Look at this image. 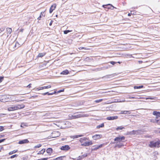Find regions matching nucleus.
<instances>
[{
	"label": "nucleus",
	"mask_w": 160,
	"mask_h": 160,
	"mask_svg": "<svg viewBox=\"0 0 160 160\" xmlns=\"http://www.w3.org/2000/svg\"><path fill=\"white\" fill-rule=\"evenodd\" d=\"M104 145V144H101L98 145H96L95 146H92V149L93 150H96L98 149L99 148H100L102 147V146Z\"/></svg>",
	"instance_id": "nucleus-10"
},
{
	"label": "nucleus",
	"mask_w": 160,
	"mask_h": 160,
	"mask_svg": "<svg viewBox=\"0 0 160 160\" xmlns=\"http://www.w3.org/2000/svg\"><path fill=\"white\" fill-rule=\"evenodd\" d=\"M69 71L67 70H65L64 71H63L61 73V74H63V75H67L68 73H69Z\"/></svg>",
	"instance_id": "nucleus-21"
},
{
	"label": "nucleus",
	"mask_w": 160,
	"mask_h": 160,
	"mask_svg": "<svg viewBox=\"0 0 160 160\" xmlns=\"http://www.w3.org/2000/svg\"><path fill=\"white\" fill-rule=\"evenodd\" d=\"M124 128L122 126L118 127L116 129V130H122Z\"/></svg>",
	"instance_id": "nucleus-31"
},
{
	"label": "nucleus",
	"mask_w": 160,
	"mask_h": 160,
	"mask_svg": "<svg viewBox=\"0 0 160 160\" xmlns=\"http://www.w3.org/2000/svg\"><path fill=\"white\" fill-rule=\"evenodd\" d=\"M31 84H29L28 86H27V87L28 88H30L31 87Z\"/></svg>",
	"instance_id": "nucleus-52"
},
{
	"label": "nucleus",
	"mask_w": 160,
	"mask_h": 160,
	"mask_svg": "<svg viewBox=\"0 0 160 160\" xmlns=\"http://www.w3.org/2000/svg\"><path fill=\"white\" fill-rule=\"evenodd\" d=\"M16 105H13L9 107L7 109L8 111H11L16 110Z\"/></svg>",
	"instance_id": "nucleus-9"
},
{
	"label": "nucleus",
	"mask_w": 160,
	"mask_h": 160,
	"mask_svg": "<svg viewBox=\"0 0 160 160\" xmlns=\"http://www.w3.org/2000/svg\"><path fill=\"white\" fill-rule=\"evenodd\" d=\"M123 142H118V143H116V144L114 146V148H120L124 146V144L122 143Z\"/></svg>",
	"instance_id": "nucleus-12"
},
{
	"label": "nucleus",
	"mask_w": 160,
	"mask_h": 160,
	"mask_svg": "<svg viewBox=\"0 0 160 160\" xmlns=\"http://www.w3.org/2000/svg\"><path fill=\"white\" fill-rule=\"evenodd\" d=\"M108 68V67L107 66V67H103L100 68L99 69V70H105L106 69Z\"/></svg>",
	"instance_id": "nucleus-29"
},
{
	"label": "nucleus",
	"mask_w": 160,
	"mask_h": 160,
	"mask_svg": "<svg viewBox=\"0 0 160 160\" xmlns=\"http://www.w3.org/2000/svg\"><path fill=\"white\" fill-rule=\"evenodd\" d=\"M138 62L139 63H142V61H138Z\"/></svg>",
	"instance_id": "nucleus-61"
},
{
	"label": "nucleus",
	"mask_w": 160,
	"mask_h": 160,
	"mask_svg": "<svg viewBox=\"0 0 160 160\" xmlns=\"http://www.w3.org/2000/svg\"><path fill=\"white\" fill-rule=\"evenodd\" d=\"M48 159V158H44L41 159H40V160H47Z\"/></svg>",
	"instance_id": "nucleus-48"
},
{
	"label": "nucleus",
	"mask_w": 160,
	"mask_h": 160,
	"mask_svg": "<svg viewBox=\"0 0 160 160\" xmlns=\"http://www.w3.org/2000/svg\"><path fill=\"white\" fill-rule=\"evenodd\" d=\"M82 157H83V158H84L86 157L87 156V153H84L81 156Z\"/></svg>",
	"instance_id": "nucleus-41"
},
{
	"label": "nucleus",
	"mask_w": 160,
	"mask_h": 160,
	"mask_svg": "<svg viewBox=\"0 0 160 160\" xmlns=\"http://www.w3.org/2000/svg\"><path fill=\"white\" fill-rule=\"evenodd\" d=\"M29 142V141L28 139H25L20 140L19 141L18 143L20 144H22L24 143H27Z\"/></svg>",
	"instance_id": "nucleus-14"
},
{
	"label": "nucleus",
	"mask_w": 160,
	"mask_h": 160,
	"mask_svg": "<svg viewBox=\"0 0 160 160\" xmlns=\"http://www.w3.org/2000/svg\"><path fill=\"white\" fill-rule=\"evenodd\" d=\"M125 100H123L122 101H119L118 100H117V101H115V102H125Z\"/></svg>",
	"instance_id": "nucleus-45"
},
{
	"label": "nucleus",
	"mask_w": 160,
	"mask_h": 160,
	"mask_svg": "<svg viewBox=\"0 0 160 160\" xmlns=\"http://www.w3.org/2000/svg\"><path fill=\"white\" fill-rule=\"evenodd\" d=\"M88 139L86 137H83L80 139L79 141L81 143L83 142L84 141H86V142L81 144V145L83 146H88L90 145H91L92 144V141H90L89 142H87L86 141L88 140Z\"/></svg>",
	"instance_id": "nucleus-1"
},
{
	"label": "nucleus",
	"mask_w": 160,
	"mask_h": 160,
	"mask_svg": "<svg viewBox=\"0 0 160 160\" xmlns=\"http://www.w3.org/2000/svg\"><path fill=\"white\" fill-rule=\"evenodd\" d=\"M40 88H41V90L44 89V87H40Z\"/></svg>",
	"instance_id": "nucleus-60"
},
{
	"label": "nucleus",
	"mask_w": 160,
	"mask_h": 160,
	"mask_svg": "<svg viewBox=\"0 0 160 160\" xmlns=\"http://www.w3.org/2000/svg\"><path fill=\"white\" fill-rule=\"evenodd\" d=\"M42 94L43 95H50V93L48 92H47L44 93H43Z\"/></svg>",
	"instance_id": "nucleus-36"
},
{
	"label": "nucleus",
	"mask_w": 160,
	"mask_h": 160,
	"mask_svg": "<svg viewBox=\"0 0 160 160\" xmlns=\"http://www.w3.org/2000/svg\"><path fill=\"white\" fill-rule=\"evenodd\" d=\"M45 151V149H42L38 153V154H43Z\"/></svg>",
	"instance_id": "nucleus-22"
},
{
	"label": "nucleus",
	"mask_w": 160,
	"mask_h": 160,
	"mask_svg": "<svg viewBox=\"0 0 160 160\" xmlns=\"http://www.w3.org/2000/svg\"><path fill=\"white\" fill-rule=\"evenodd\" d=\"M18 156L17 154H14V155H13L10 157L11 158H13L15 157H17Z\"/></svg>",
	"instance_id": "nucleus-35"
},
{
	"label": "nucleus",
	"mask_w": 160,
	"mask_h": 160,
	"mask_svg": "<svg viewBox=\"0 0 160 160\" xmlns=\"http://www.w3.org/2000/svg\"><path fill=\"white\" fill-rule=\"evenodd\" d=\"M45 54V53H39L38 55V57H42L44 56Z\"/></svg>",
	"instance_id": "nucleus-28"
},
{
	"label": "nucleus",
	"mask_w": 160,
	"mask_h": 160,
	"mask_svg": "<svg viewBox=\"0 0 160 160\" xmlns=\"http://www.w3.org/2000/svg\"><path fill=\"white\" fill-rule=\"evenodd\" d=\"M64 89H62V90H59L58 92V93H59V92H63L64 91Z\"/></svg>",
	"instance_id": "nucleus-51"
},
{
	"label": "nucleus",
	"mask_w": 160,
	"mask_h": 160,
	"mask_svg": "<svg viewBox=\"0 0 160 160\" xmlns=\"http://www.w3.org/2000/svg\"><path fill=\"white\" fill-rule=\"evenodd\" d=\"M36 89L37 90L39 91V90H41V88H36Z\"/></svg>",
	"instance_id": "nucleus-53"
},
{
	"label": "nucleus",
	"mask_w": 160,
	"mask_h": 160,
	"mask_svg": "<svg viewBox=\"0 0 160 160\" xmlns=\"http://www.w3.org/2000/svg\"><path fill=\"white\" fill-rule=\"evenodd\" d=\"M7 31V32L9 33V34H10L12 32V29L11 28H6Z\"/></svg>",
	"instance_id": "nucleus-25"
},
{
	"label": "nucleus",
	"mask_w": 160,
	"mask_h": 160,
	"mask_svg": "<svg viewBox=\"0 0 160 160\" xmlns=\"http://www.w3.org/2000/svg\"><path fill=\"white\" fill-rule=\"evenodd\" d=\"M160 144V143L158 142L151 141L150 142V144H149V146L151 148L155 147L157 146L158 147V146Z\"/></svg>",
	"instance_id": "nucleus-5"
},
{
	"label": "nucleus",
	"mask_w": 160,
	"mask_h": 160,
	"mask_svg": "<svg viewBox=\"0 0 160 160\" xmlns=\"http://www.w3.org/2000/svg\"><path fill=\"white\" fill-rule=\"evenodd\" d=\"M12 100L11 97L6 95H0V101L5 102L10 101Z\"/></svg>",
	"instance_id": "nucleus-2"
},
{
	"label": "nucleus",
	"mask_w": 160,
	"mask_h": 160,
	"mask_svg": "<svg viewBox=\"0 0 160 160\" xmlns=\"http://www.w3.org/2000/svg\"><path fill=\"white\" fill-rule=\"evenodd\" d=\"M48 154H51L52 152V148H48L46 150Z\"/></svg>",
	"instance_id": "nucleus-20"
},
{
	"label": "nucleus",
	"mask_w": 160,
	"mask_h": 160,
	"mask_svg": "<svg viewBox=\"0 0 160 160\" xmlns=\"http://www.w3.org/2000/svg\"><path fill=\"white\" fill-rule=\"evenodd\" d=\"M51 87V86L50 85H48V86H44V89H46V88H50Z\"/></svg>",
	"instance_id": "nucleus-42"
},
{
	"label": "nucleus",
	"mask_w": 160,
	"mask_h": 160,
	"mask_svg": "<svg viewBox=\"0 0 160 160\" xmlns=\"http://www.w3.org/2000/svg\"><path fill=\"white\" fill-rule=\"evenodd\" d=\"M41 15H42V16H44V15L43 14H44V12H42L41 13Z\"/></svg>",
	"instance_id": "nucleus-57"
},
{
	"label": "nucleus",
	"mask_w": 160,
	"mask_h": 160,
	"mask_svg": "<svg viewBox=\"0 0 160 160\" xmlns=\"http://www.w3.org/2000/svg\"><path fill=\"white\" fill-rule=\"evenodd\" d=\"M83 47H81L80 48H79V49H83Z\"/></svg>",
	"instance_id": "nucleus-63"
},
{
	"label": "nucleus",
	"mask_w": 160,
	"mask_h": 160,
	"mask_svg": "<svg viewBox=\"0 0 160 160\" xmlns=\"http://www.w3.org/2000/svg\"><path fill=\"white\" fill-rule=\"evenodd\" d=\"M150 122H153V123H156V119H155V120L151 119L150 120Z\"/></svg>",
	"instance_id": "nucleus-44"
},
{
	"label": "nucleus",
	"mask_w": 160,
	"mask_h": 160,
	"mask_svg": "<svg viewBox=\"0 0 160 160\" xmlns=\"http://www.w3.org/2000/svg\"><path fill=\"white\" fill-rule=\"evenodd\" d=\"M102 99H100L98 100H96L95 101V102L96 103H99L102 101Z\"/></svg>",
	"instance_id": "nucleus-34"
},
{
	"label": "nucleus",
	"mask_w": 160,
	"mask_h": 160,
	"mask_svg": "<svg viewBox=\"0 0 160 160\" xmlns=\"http://www.w3.org/2000/svg\"><path fill=\"white\" fill-rule=\"evenodd\" d=\"M16 109L18 110L19 109H21L24 108L25 107V105L24 104H18L17 105H16Z\"/></svg>",
	"instance_id": "nucleus-16"
},
{
	"label": "nucleus",
	"mask_w": 160,
	"mask_h": 160,
	"mask_svg": "<svg viewBox=\"0 0 160 160\" xmlns=\"http://www.w3.org/2000/svg\"><path fill=\"white\" fill-rule=\"evenodd\" d=\"M118 118V117L117 116H112L107 117L106 119L108 120H112L116 119Z\"/></svg>",
	"instance_id": "nucleus-11"
},
{
	"label": "nucleus",
	"mask_w": 160,
	"mask_h": 160,
	"mask_svg": "<svg viewBox=\"0 0 160 160\" xmlns=\"http://www.w3.org/2000/svg\"><path fill=\"white\" fill-rule=\"evenodd\" d=\"M104 6H107V8H108V9H113V8H116L114 7H113L112 4H108L107 5H103V7H104Z\"/></svg>",
	"instance_id": "nucleus-17"
},
{
	"label": "nucleus",
	"mask_w": 160,
	"mask_h": 160,
	"mask_svg": "<svg viewBox=\"0 0 160 160\" xmlns=\"http://www.w3.org/2000/svg\"><path fill=\"white\" fill-rule=\"evenodd\" d=\"M131 111H121L120 112V114H130Z\"/></svg>",
	"instance_id": "nucleus-18"
},
{
	"label": "nucleus",
	"mask_w": 160,
	"mask_h": 160,
	"mask_svg": "<svg viewBox=\"0 0 160 160\" xmlns=\"http://www.w3.org/2000/svg\"><path fill=\"white\" fill-rule=\"evenodd\" d=\"M158 124H160V119H159L158 120L156 119V122Z\"/></svg>",
	"instance_id": "nucleus-43"
},
{
	"label": "nucleus",
	"mask_w": 160,
	"mask_h": 160,
	"mask_svg": "<svg viewBox=\"0 0 160 160\" xmlns=\"http://www.w3.org/2000/svg\"><path fill=\"white\" fill-rule=\"evenodd\" d=\"M102 137V135L101 134H95L92 136V138L95 140L99 139Z\"/></svg>",
	"instance_id": "nucleus-7"
},
{
	"label": "nucleus",
	"mask_w": 160,
	"mask_h": 160,
	"mask_svg": "<svg viewBox=\"0 0 160 160\" xmlns=\"http://www.w3.org/2000/svg\"><path fill=\"white\" fill-rule=\"evenodd\" d=\"M5 140H6V139H5V138L0 140V143L2 142H3L4 141H5Z\"/></svg>",
	"instance_id": "nucleus-46"
},
{
	"label": "nucleus",
	"mask_w": 160,
	"mask_h": 160,
	"mask_svg": "<svg viewBox=\"0 0 160 160\" xmlns=\"http://www.w3.org/2000/svg\"><path fill=\"white\" fill-rule=\"evenodd\" d=\"M66 156H60L58 157L55 159H54L53 160H63L64 158H65Z\"/></svg>",
	"instance_id": "nucleus-19"
},
{
	"label": "nucleus",
	"mask_w": 160,
	"mask_h": 160,
	"mask_svg": "<svg viewBox=\"0 0 160 160\" xmlns=\"http://www.w3.org/2000/svg\"><path fill=\"white\" fill-rule=\"evenodd\" d=\"M52 21H51V22L49 23V25L50 26H51V25H52Z\"/></svg>",
	"instance_id": "nucleus-59"
},
{
	"label": "nucleus",
	"mask_w": 160,
	"mask_h": 160,
	"mask_svg": "<svg viewBox=\"0 0 160 160\" xmlns=\"http://www.w3.org/2000/svg\"><path fill=\"white\" fill-rule=\"evenodd\" d=\"M140 131L139 130H137L136 131L132 130L131 132H128V135H135L138 134L139 132Z\"/></svg>",
	"instance_id": "nucleus-8"
},
{
	"label": "nucleus",
	"mask_w": 160,
	"mask_h": 160,
	"mask_svg": "<svg viewBox=\"0 0 160 160\" xmlns=\"http://www.w3.org/2000/svg\"><path fill=\"white\" fill-rule=\"evenodd\" d=\"M18 151V150H14L10 152L9 153V155H11L14 153H15L16 152Z\"/></svg>",
	"instance_id": "nucleus-30"
},
{
	"label": "nucleus",
	"mask_w": 160,
	"mask_h": 160,
	"mask_svg": "<svg viewBox=\"0 0 160 160\" xmlns=\"http://www.w3.org/2000/svg\"><path fill=\"white\" fill-rule=\"evenodd\" d=\"M143 85H141V86H135L134 87V89H140L142 88H143Z\"/></svg>",
	"instance_id": "nucleus-26"
},
{
	"label": "nucleus",
	"mask_w": 160,
	"mask_h": 160,
	"mask_svg": "<svg viewBox=\"0 0 160 160\" xmlns=\"http://www.w3.org/2000/svg\"><path fill=\"white\" fill-rule=\"evenodd\" d=\"M83 136V135H77L73 136L72 137L74 139V138H78L79 137H81Z\"/></svg>",
	"instance_id": "nucleus-27"
},
{
	"label": "nucleus",
	"mask_w": 160,
	"mask_h": 160,
	"mask_svg": "<svg viewBox=\"0 0 160 160\" xmlns=\"http://www.w3.org/2000/svg\"><path fill=\"white\" fill-rule=\"evenodd\" d=\"M135 98V97H129V98H130V99H134V98Z\"/></svg>",
	"instance_id": "nucleus-56"
},
{
	"label": "nucleus",
	"mask_w": 160,
	"mask_h": 160,
	"mask_svg": "<svg viewBox=\"0 0 160 160\" xmlns=\"http://www.w3.org/2000/svg\"><path fill=\"white\" fill-rule=\"evenodd\" d=\"M99 68H97L95 70L96 71H100V70H99Z\"/></svg>",
	"instance_id": "nucleus-58"
},
{
	"label": "nucleus",
	"mask_w": 160,
	"mask_h": 160,
	"mask_svg": "<svg viewBox=\"0 0 160 160\" xmlns=\"http://www.w3.org/2000/svg\"><path fill=\"white\" fill-rule=\"evenodd\" d=\"M70 148V147L68 145L62 146L60 148L61 150L62 151H68Z\"/></svg>",
	"instance_id": "nucleus-6"
},
{
	"label": "nucleus",
	"mask_w": 160,
	"mask_h": 160,
	"mask_svg": "<svg viewBox=\"0 0 160 160\" xmlns=\"http://www.w3.org/2000/svg\"><path fill=\"white\" fill-rule=\"evenodd\" d=\"M109 63H110L113 65H114L115 64L117 63V62L113 61H112L109 62Z\"/></svg>",
	"instance_id": "nucleus-37"
},
{
	"label": "nucleus",
	"mask_w": 160,
	"mask_h": 160,
	"mask_svg": "<svg viewBox=\"0 0 160 160\" xmlns=\"http://www.w3.org/2000/svg\"><path fill=\"white\" fill-rule=\"evenodd\" d=\"M72 30H66L64 31V34H67L69 32H72Z\"/></svg>",
	"instance_id": "nucleus-32"
},
{
	"label": "nucleus",
	"mask_w": 160,
	"mask_h": 160,
	"mask_svg": "<svg viewBox=\"0 0 160 160\" xmlns=\"http://www.w3.org/2000/svg\"><path fill=\"white\" fill-rule=\"evenodd\" d=\"M125 139V137L123 136H118L117 137L114 139V141L115 142H113V143H118V142H124V141Z\"/></svg>",
	"instance_id": "nucleus-4"
},
{
	"label": "nucleus",
	"mask_w": 160,
	"mask_h": 160,
	"mask_svg": "<svg viewBox=\"0 0 160 160\" xmlns=\"http://www.w3.org/2000/svg\"><path fill=\"white\" fill-rule=\"evenodd\" d=\"M41 146H42V145L41 144H38L37 145L35 146L34 147V148H39Z\"/></svg>",
	"instance_id": "nucleus-33"
},
{
	"label": "nucleus",
	"mask_w": 160,
	"mask_h": 160,
	"mask_svg": "<svg viewBox=\"0 0 160 160\" xmlns=\"http://www.w3.org/2000/svg\"><path fill=\"white\" fill-rule=\"evenodd\" d=\"M56 93V91H54L53 92L50 93V95H52L53 94H55Z\"/></svg>",
	"instance_id": "nucleus-49"
},
{
	"label": "nucleus",
	"mask_w": 160,
	"mask_h": 160,
	"mask_svg": "<svg viewBox=\"0 0 160 160\" xmlns=\"http://www.w3.org/2000/svg\"><path fill=\"white\" fill-rule=\"evenodd\" d=\"M4 136V135H0V138L3 137Z\"/></svg>",
	"instance_id": "nucleus-55"
},
{
	"label": "nucleus",
	"mask_w": 160,
	"mask_h": 160,
	"mask_svg": "<svg viewBox=\"0 0 160 160\" xmlns=\"http://www.w3.org/2000/svg\"><path fill=\"white\" fill-rule=\"evenodd\" d=\"M56 93V91H54L53 92L50 93V95H52L53 94H55Z\"/></svg>",
	"instance_id": "nucleus-50"
},
{
	"label": "nucleus",
	"mask_w": 160,
	"mask_h": 160,
	"mask_svg": "<svg viewBox=\"0 0 160 160\" xmlns=\"http://www.w3.org/2000/svg\"><path fill=\"white\" fill-rule=\"evenodd\" d=\"M3 127L2 126H0V131H2L3 130Z\"/></svg>",
	"instance_id": "nucleus-47"
},
{
	"label": "nucleus",
	"mask_w": 160,
	"mask_h": 160,
	"mask_svg": "<svg viewBox=\"0 0 160 160\" xmlns=\"http://www.w3.org/2000/svg\"><path fill=\"white\" fill-rule=\"evenodd\" d=\"M56 7V5L55 4H54L51 6L49 9V13H50L52 12L53 10L55 9Z\"/></svg>",
	"instance_id": "nucleus-13"
},
{
	"label": "nucleus",
	"mask_w": 160,
	"mask_h": 160,
	"mask_svg": "<svg viewBox=\"0 0 160 160\" xmlns=\"http://www.w3.org/2000/svg\"><path fill=\"white\" fill-rule=\"evenodd\" d=\"M152 114L153 115L156 116V118L159 117L160 118V112L154 111L153 112Z\"/></svg>",
	"instance_id": "nucleus-15"
},
{
	"label": "nucleus",
	"mask_w": 160,
	"mask_h": 160,
	"mask_svg": "<svg viewBox=\"0 0 160 160\" xmlns=\"http://www.w3.org/2000/svg\"><path fill=\"white\" fill-rule=\"evenodd\" d=\"M104 127V123H102L98 125L96 127V128H102Z\"/></svg>",
	"instance_id": "nucleus-23"
},
{
	"label": "nucleus",
	"mask_w": 160,
	"mask_h": 160,
	"mask_svg": "<svg viewBox=\"0 0 160 160\" xmlns=\"http://www.w3.org/2000/svg\"><path fill=\"white\" fill-rule=\"evenodd\" d=\"M4 79V77L0 76V83H1L2 80H3Z\"/></svg>",
	"instance_id": "nucleus-39"
},
{
	"label": "nucleus",
	"mask_w": 160,
	"mask_h": 160,
	"mask_svg": "<svg viewBox=\"0 0 160 160\" xmlns=\"http://www.w3.org/2000/svg\"><path fill=\"white\" fill-rule=\"evenodd\" d=\"M110 75H107L103 77L102 78L103 80H106L108 79V78H110Z\"/></svg>",
	"instance_id": "nucleus-24"
},
{
	"label": "nucleus",
	"mask_w": 160,
	"mask_h": 160,
	"mask_svg": "<svg viewBox=\"0 0 160 160\" xmlns=\"http://www.w3.org/2000/svg\"><path fill=\"white\" fill-rule=\"evenodd\" d=\"M5 29V27H3L2 28H0V33L2 32V31H4Z\"/></svg>",
	"instance_id": "nucleus-38"
},
{
	"label": "nucleus",
	"mask_w": 160,
	"mask_h": 160,
	"mask_svg": "<svg viewBox=\"0 0 160 160\" xmlns=\"http://www.w3.org/2000/svg\"><path fill=\"white\" fill-rule=\"evenodd\" d=\"M41 15H40L39 16V17L38 18V20H40V18H41Z\"/></svg>",
	"instance_id": "nucleus-54"
},
{
	"label": "nucleus",
	"mask_w": 160,
	"mask_h": 160,
	"mask_svg": "<svg viewBox=\"0 0 160 160\" xmlns=\"http://www.w3.org/2000/svg\"><path fill=\"white\" fill-rule=\"evenodd\" d=\"M83 158V157H82L81 156H79L77 160H81Z\"/></svg>",
	"instance_id": "nucleus-40"
},
{
	"label": "nucleus",
	"mask_w": 160,
	"mask_h": 160,
	"mask_svg": "<svg viewBox=\"0 0 160 160\" xmlns=\"http://www.w3.org/2000/svg\"><path fill=\"white\" fill-rule=\"evenodd\" d=\"M74 113L73 115L70 114L69 115V117L71 119H75L80 118L81 117H88V114H78L77 115H75Z\"/></svg>",
	"instance_id": "nucleus-3"
},
{
	"label": "nucleus",
	"mask_w": 160,
	"mask_h": 160,
	"mask_svg": "<svg viewBox=\"0 0 160 160\" xmlns=\"http://www.w3.org/2000/svg\"><path fill=\"white\" fill-rule=\"evenodd\" d=\"M131 15V14L130 13H128V16H130Z\"/></svg>",
	"instance_id": "nucleus-62"
},
{
	"label": "nucleus",
	"mask_w": 160,
	"mask_h": 160,
	"mask_svg": "<svg viewBox=\"0 0 160 160\" xmlns=\"http://www.w3.org/2000/svg\"><path fill=\"white\" fill-rule=\"evenodd\" d=\"M22 125H23V123H22L21 125V127H22Z\"/></svg>",
	"instance_id": "nucleus-64"
}]
</instances>
